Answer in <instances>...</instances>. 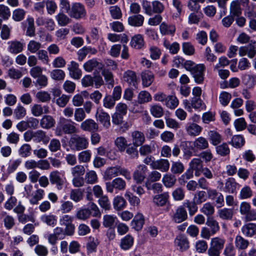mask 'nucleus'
Masks as SVG:
<instances>
[{
  "label": "nucleus",
  "instance_id": "2",
  "mask_svg": "<svg viewBox=\"0 0 256 256\" xmlns=\"http://www.w3.org/2000/svg\"><path fill=\"white\" fill-rule=\"evenodd\" d=\"M206 224L208 227L202 228L200 236L202 238L208 240L220 231V226L218 222L212 216L208 217Z\"/></svg>",
  "mask_w": 256,
  "mask_h": 256
},
{
  "label": "nucleus",
  "instance_id": "54",
  "mask_svg": "<svg viewBox=\"0 0 256 256\" xmlns=\"http://www.w3.org/2000/svg\"><path fill=\"white\" fill-rule=\"evenodd\" d=\"M216 153L222 156L229 155L230 150L228 144L224 142L217 146L216 148Z\"/></svg>",
  "mask_w": 256,
  "mask_h": 256
},
{
  "label": "nucleus",
  "instance_id": "41",
  "mask_svg": "<svg viewBox=\"0 0 256 256\" xmlns=\"http://www.w3.org/2000/svg\"><path fill=\"white\" fill-rule=\"evenodd\" d=\"M176 176L172 174H166L164 175L162 178V182L164 186L167 188L173 187L176 182Z\"/></svg>",
  "mask_w": 256,
  "mask_h": 256
},
{
  "label": "nucleus",
  "instance_id": "19",
  "mask_svg": "<svg viewBox=\"0 0 256 256\" xmlns=\"http://www.w3.org/2000/svg\"><path fill=\"white\" fill-rule=\"evenodd\" d=\"M174 244L179 248V250L181 252L186 250L190 247L189 242L187 238L182 234L176 237L174 240Z\"/></svg>",
  "mask_w": 256,
  "mask_h": 256
},
{
  "label": "nucleus",
  "instance_id": "50",
  "mask_svg": "<svg viewBox=\"0 0 256 256\" xmlns=\"http://www.w3.org/2000/svg\"><path fill=\"white\" fill-rule=\"evenodd\" d=\"M154 78V76L151 72H146L142 74V84L145 87L149 86L153 82Z\"/></svg>",
  "mask_w": 256,
  "mask_h": 256
},
{
  "label": "nucleus",
  "instance_id": "64",
  "mask_svg": "<svg viewBox=\"0 0 256 256\" xmlns=\"http://www.w3.org/2000/svg\"><path fill=\"white\" fill-rule=\"evenodd\" d=\"M26 108L20 104H18L14 111V116L16 119L24 118L26 115Z\"/></svg>",
  "mask_w": 256,
  "mask_h": 256
},
{
  "label": "nucleus",
  "instance_id": "39",
  "mask_svg": "<svg viewBox=\"0 0 256 256\" xmlns=\"http://www.w3.org/2000/svg\"><path fill=\"white\" fill-rule=\"evenodd\" d=\"M3 218V222L4 227L7 230H10L15 224V220L13 216L7 214L6 212H2L1 214Z\"/></svg>",
  "mask_w": 256,
  "mask_h": 256
},
{
  "label": "nucleus",
  "instance_id": "52",
  "mask_svg": "<svg viewBox=\"0 0 256 256\" xmlns=\"http://www.w3.org/2000/svg\"><path fill=\"white\" fill-rule=\"evenodd\" d=\"M200 211L208 217H211L210 216L214 213V207L212 204L208 202L204 204Z\"/></svg>",
  "mask_w": 256,
  "mask_h": 256
},
{
  "label": "nucleus",
  "instance_id": "45",
  "mask_svg": "<svg viewBox=\"0 0 256 256\" xmlns=\"http://www.w3.org/2000/svg\"><path fill=\"white\" fill-rule=\"evenodd\" d=\"M209 140L211 144L214 146H217L222 141L221 135L217 132L210 130L208 134Z\"/></svg>",
  "mask_w": 256,
  "mask_h": 256
},
{
  "label": "nucleus",
  "instance_id": "1",
  "mask_svg": "<svg viewBox=\"0 0 256 256\" xmlns=\"http://www.w3.org/2000/svg\"><path fill=\"white\" fill-rule=\"evenodd\" d=\"M76 132L74 123L70 120L60 117L55 129V134L60 136L63 134H70Z\"/></svg>",
  "mask_w": 256,
  "mask_h": 256
},
{
  "label": "nucleus",
  "instance_id": "21",
  "mask_svg": "<svg viewBox=\"0 0 256 256\" xmlns=\"http://www.w3.org/2000/svg\"><path fill=\"white\" fill-rule=\"evenodd\" d=\"M50 112V108L48 106H42L40 104H34L31 108V112L32 114L38 117L43 114H47Z\"/></svg>",
  "mask_w": 256,
  "mask_h": 256
},
{
  "label": "nucleus",
  "instance_id": "20",
  "mask_svg": "<svg viewBox=\"0 0 256 256\" xmlns=\"http://www.w3.org/2000/svg\"><path fill=\"white\" fill-rule=\"evenodd\" d=\"M218 216L222 220H232L234 215V212L232 208H224L218 210Z\"/></svg>",
  "mask_w": 256,
  "mask_h": 256
},
{
  "label": "nucleus",
  "instance_id": "46",
  "mask_svg": "<svg viewBox=\"0 0 256 256\" xmlns=\"http://www.w3.org/2000/svg\"><path fill=\"white\" fill-rule=\"evenodd\" d=\"M84 180L86 184H93L98 182V178L94 170H88L86 173Z\"/></svg>",
  "mask_w": 256,
  "mask_h": 256
},
{
  "label": "nucleus",
  "instance_id": "33",
  "mask_svg": "<svg viewBox=\"0 0 256 256\" xmlns=\"http://www.w3.org/2000/svg\"><path fill=\"white\" fill-rule=\"evenodd\" d=\"M144 42L143 36L140 34H137L132 37L130 46L136 49H141L144 46Z\"/></svg>",
  "mask_w": 256,
  "mask_h": 256
},
{
  "label": "nucleus",
  "instance_id": "17",
  "mask_svg": "<svg viewBox=\"0 0 256 256\" xmlns=\"http://www.w3.org/2000/svg\"><path fill=\"white\" fill-rule=\"evenodd\" d=\"M186 130L188 136H196L200 134L202 128L196 123L188 122L186 125Z\"/></svg>",
  "mask_w": 256,
  "mask_h": 256
},
{
  "label": "nucleus",
  "instance_id": "61",
  "mask_svg": "<svg viewBox=\"0 0 256 256\" xmlns=\"http://www.w3.org/2000/svg\"><path fill=\"white\" fill-rule=\"evenodd\" d=\"M150 112L155 118H159L164 115V110L158 104H153L150 106Z\"/></svg>",
  "mask_w": 256,
  "mask_h": 256
},
{
  "label": "nucleus",
  "instance_id": "32",
  "mask_svg": "<svg viewBox=\"0 0 256 256\" xmlns=\"http://www.w3.org/2000/svg\"><path fill=\"white\" fill-rule=\"evenodd\" d=\"M70 198L73 202L78 203L84 199V191L80 188L72 189L70 192Z\"/></svg>",
  "mask_w": 256,
  "mask_h": 256
},
{
  "label": "nucleus",
  "instance_id": "23",
  "mask_svg": "<svg viewBox=\"0 0 256 256\" xmlns=\"http://www.w3.org/2000/svg\"><path fill=\"white\" fill-rule=\"evenodd\" d=\"M131 136L132 138V144L135 147L142 146L145 140L144 134L140 131L135 130L132 132Z\"/></svg>",
  "mask_w": 256,
  "mask_h": 256
},
{
  "label": "nucleus",
  "instance_id": "56",
  "mask_svg": "<svg viewBox=\"0 0 256 256\" xmlns=\"http://www.w3.org/2000/svg\"><path fill=\"white\" fill-rule=\"evenodd\" d=\"M99 242L97 238L90 237L89 240L86 244V250L88 253H92L96 250L97 246Z\"/></svg>",
  "mask_w": 256,
  "mask_h": 256
},
{
  "label": "nucleus",
  "instance_id": "15",
  "mask_svg": "<svg viewBox=\"0 0 256 256\" xmlns=\"http://www.w3.org/2000/svg\"><path fill=\"white\" fill-rule=\"evenodd\" d=\"M80 128L89 132H94L98 130V124L92 119L88 118L82 122L80 125Z\"/></svg>",
  "mask_w": 256,
  "mask_h": 256
},
{
  "label": "nucleus",
  "instance_id": "43",
  "mask_svg": "<svg viewBox=\"0 0 256 256\" xmlns=\"http://www.w3.org/2000/svg\"><path fill=\"white\" fill-rule=\"evenodd\" d=\"M242 82L248 88H252L256 84V76L246 74L242 76Z\"/></svg>",
  "mask_w": 256,
  "mask_h": 256
},
{
  "label": "nucleus",
  "instance_id": "37",
  "mask_svg": "<svg viewBox=\"0 0 256 256\" xmlns=\"http://www.w3.org/2000/svg\"><path fill=\"white\" fill-rule=\"evenodd\" d=\"M134 240L130 234H127L120 240V247L124 250L130 249L134 244Z\"/></svg>",
  "mask_w": 256,
  "mask_h": 256
},
{
  "label": "nucleus",
  "instance_id": "27",
  "mask_svg": "<svg viewBox=\"0 0 256 256\" xmlns=\"http://www.w3.org/2000/svg\"><path fill=\"white\" fill-rule=\"evenodd\" d=\"M242 234L247 237H252L256 234V224L248 223L242 228Z\"/></svg>",
  "mask_w": 256,
  "mask_h": 256
},
{
  "label": "nucleus",
  "instance_id": "57",
  "mask_svg": "<svg viewBox=\"0 0 256 256\" xmlns=\"http://www.w3.org/2000/svg\"><path fill=\"white\" fill-rule=\"evenodd\" d=\"M115 144L120 152H124L126 148L130 146L126 138L123 136L117 138L114 141Z\"/></svg>",
  "mask_w": 256,
  "mask_h": 256
},
{
  "label": "nucleus",
  "instance_id": "31",
  "mask_svg": "<svg viewBox=\"0 0 256 256\" xmlns=\"http://www.w3.org/2000/svg\"><path fill=\"white\" fill-rule=\"evenodd\" d=\"M193 145L197 150H204L208 148V140L204 137L200 136L196 138L193 142Z\"/></svg>",
  "mask_w": 256,
  "mask_h": 256
},
{
  "label": "nucleus",
  "instance_id": "63",
  "mask_svg": "<svg viewBox=\"0 0 256 256\" xmlns=\"http://www.w3.org/2000/svg\"><path fill=\"white\" fill-rule=\"evenodd\" d=\"M21 163L22 160L20 158L10 160L7 168L8 172L9 174L14 172L16 170Z\"/></svg>",
  "mask_w": 256,
  "mask_h": 256
},
{
  "label": "nucleus",
  "instance_id": "5",
  "mask_svg": "<svg viewBox=\"0 0 256 256\" xmlns=\"http://www.w3.org/2000/svg\"><path fill=\"white\" fill-rule=\"evenodd\" d=\"M70 144L72 149L78 151L86 149L89 144L87 138L78 135L71 138Z\"/></svg>",
  "mask_w": 256,
  "mask_h": 256
},
{
  "label": "nucleus",
  "instance_id": "42",
  "mask_svg": "<svg viewBox=\"0 0 256 256\" xmlns=\"http://www.w3.org/2000/svg\"><path fill=\"white\" fill-rule=\"evenodd\" d=\"M230 12L232 16H239L242 14V8L238 0L232 1L230 4Z\"/></svg>",
  "mask_w": 256,
  "mask_h": 256
},
{
  "label": "nucleus",
  "instance_id": "47",
  "mask_svg": "<svg viewBox=\"0 0 256 256\" xmlns=\"http://www.w3.org/2000/svg\"><path fill=\"white\" fill-rule=\"evenodd\" d=\"M245 141L244 137L241 135H235L233 136L228 144H232L236 148H240L244 144Z\"/></svg>",
  "mask_w": 256,
  "mask_h": 256
},
{
  "label": "nucleus",
  "instance_id": "51",
  "mask_svg": "<svg viewBox=\"0 0 256 256\" xmlns=\"http://www.w3.org/2000/svg\"><path fill=\"white\" fill-rule=\"evenodd\" d=\"M113 206L116 210H120L126 207V201L122 196H116L113 200Z\"/></svg>",
  "mask_w": 256,
  "mask_h": 256
},
{
  "label": "nucleus",
  "instance_id": "11",
  "mask_svg": "<svg viewBox=\"0 0 256 256\" xmlns=\"http://www.w3.org/2000/svg\"><path fill=\"white\" fill-rule=\"evenodd\" d=\"M50 180L52 184H55L58 190L62 188L64 181L61 177L60 173L58 170H54L50 174Z\"/></svg>",
  "mask_w": 256,
  "mask_h": 256
},
{
  "label": "nucleus",
  "instance_id": "49",
  "mask_svg": "<svg viewBox=\"0 0 256 256\" xmlns=\"http://www.w3.org/2000/svg\"><path fill=\"white\" fill-rule=\"evenodd\" d=\"M32 148L30 144H23L18 150V154L24 158L30 156L32 153Z\"/></svg>",
  "mask_w": 256,
  "mask_h": 256
},
{
  "label": "nucleus",
  "instance_id": "48",
  "mask_svg": "<svg viewBox=\"0 0 256 256\" xmlns=\"http://www.w3.org/2000/svg\"><path fill=\"white\" fill-rule=\"evenodd\" d=\"M172 196L174 200L182 201L184 198L185 190L181 187L176 188L172 192Z\"/></svg>",
  "mask_w": 256,
  "mask_h": 256
},
{
  "label": "nucleus",
  "instance_id": "36",
  "mask_svg": "<svg viewBox=\"0 0 256 256\" xmlns=\"http://www.w3.org/2000/svg\"><path fill=\"white\" fill-rule=\"evenodd\" d=\"M198 204L193 200H186L183 203V206L184 208H186L188 210L190 216H194L198 210Z\"/></svg>",
  "mask_w": 256,
  "mask_h": 256
},
{
  "label": "nucleus",
  "instance_id": "10",
  "mask_svg": "<svg viewBox=\"0 0 256 256\" xmlns=\"http://www.w3.org/2000/svg\"><path fill=\"white\" fill-rule=\"evenodd\" d=\"M188 218V214L183 206H178L172 216V220L176 223H180Z\"/></svg>",
  "mask_w": 256,
  "mask_h": 256
},
{
  "label": "nucleus",
  "instance_id": "12",
  "mask_svg": "<svg viewBox=\"0 0 256 256\" xmlns=\"http://www.w3.org/2000/svg\"><path fill=\"white\" fill-rule=\"evenodd\" d=\"M137 76L136 72L131 70H127L122 76V80L129 86L136 87L137 84Z\"/></svg>",
  "mask_w": 256,
  "mask_h": 256
},
{
  "label": "nucleus",
  "instance_id": "40",
  "mask_svg": "<svg viewBox=\"0 0 256 256\" xmlns=\"http://www.w3.org/2000/svg\"><path fill=\"white\" fill-rule=\"evenodd\" d=\"M74 208L73 203L70 200H61L59 207V211L62 214L70 212Z\"/></svg>",
  "mask_w": 256,
  "mask_h": 256
},
{
  "label": "nucleus",
  "instance_id": "30",
  "mask_svg": "<svg viewBox=\"0 0 256 256\" xmlns=\"http://www.w3.org/2000/svg\"><path fill=\"white\" fill-rule=\"evenodd\" d=\"M40 220L43 223L52 227H54L57 224V216L52 214L42 216Z\"/></svg>",
  "mask_w": 256,
  "mask_h": 256
},
{
  "label": "nucleus",
  "instance_id": "55",
  "mask_svg": "<svg viewBox=\"0 0 256 256\" xmlns=\"http://www.w3.org/2000/svg\"><path fill=\"white\" fill-rule=\"evenodd\" d=\"M96 52V50L91 47L84 46L78 52V60L82 61L88 53L94 54Z\"/></svg>",
  "mask_w": 256,
  "mask_h": 256
},
{
  "label": "nucleus",
  "instance_id": "28",
  "mask_svg": "<svg viewBox=\"0 0 256 256\" xmlns=\"http://www.w3.org/2000/svg\"><path fill=\"white\" fill-rule=\"evenodd\" d=\"M144 223V218L142 214H136L131 222L132 228L136 230H140L142 228Z\"/></svg>",
  "mask_w": 256,
  "mask_h": 256
},
{
  "label": "nucleus",
  "instance_id": "13",
  "mask_svg": "<svg viewBox=\"0 0 256 256\" xmlns=\"http://www.w3.org/2000/svg\"><path fill=\"white\" fill-rule=\"evenodd\" d=\"M103 68V64L94 58L88 60L84 64V69L88 72H91L94 70L100 71Z\"/></svg>",
  "mask_w": 256,
  "mask_h": 256
},
{
  "label": "nucleus",
  "instance_id": "29",
  "mask_svg": "<svg viewBox=\"0 0 256 256\" xmlns=\"http://www.w3.org/2000/svg\"><path fill=\"white\" fill-rule=\"evenodd\" d=\"M190 168L195 171V176H199L202 168V162L200 158H193L190 163Z\"/></svg>",
  "mask_w": 256,
  "mask_h": 256
},
{
  "label": "nucleus",
  "instance_id": "6",
  "mask_svg": "<svg viewBox=\"0 0 256 256\" xmlns=\"http://www.w3.org/2000/svg\"><path fill=\"white\" fill-rule=\"evenodd\" d=\"M68 14L75 19L84 18L86 15V12L84 6L79 2L72 4Z\"/></svg>",
  "mask_w": 256,
  "mask_h": 256
},
{
  "label": "nucleus",
  "instance_id": "9",
  "mask_svg": "<svg viewBox=\"0 0 256 256\" xmlns=\"http://www.w3.org/2000/svg\"><path fill=\"white\" fill-rule=\"evenodd\" d=\"M205 66L203 64H198L190 72L195 82L198 84H201L204 80V71Z\"/></svg>",
  "mask_w": 256,
  "mask_h": 256
},
{
  "label": "nucleus",
  "instance_id": "14",
  "mask_svg": "<svg viewBox=\"0 0 256 256\" xmlns=\"http://www.w3.org/2000/svg\"><path fill=\"white\" fill-rule=\"evenodd\" d=\"M8 51L14 54L21 52L24 49V44L17 40H11L8 42Z\"/></svg>",
  "mask_w": 256,
  "mask_h": 256
},
{
  "label": "nucleus",
  "instance_id": "16",
  "mask_svg": "<svg viewBox=\"0 0 256 256\" xmlns=\"http://www.w3.org/2000/svg\"><path fill=\"white\" fill-rule=\"evenodd\" d=\"M169 193L164 192L154 196L153 197V202L158 206L162 207L165 206L166 204L169 203Z\"/></svg>",
  "mask_w": 256,
  "mask_h": 256
},
{
  "label": "nucleus",
  "instance_id": "58",
  "mask_svg": "<svg viewBox=\"0 0 256 256\" xmlns=\"http://www.w3.org/2000/svg\"><path fill=\"white\" fill-rule=\"evenodd\" d=\"M224 248L222 254L224 256H235L236 255V250L232 243L226 244Z\"/></svg>",
  "mask_w": 256,
  "mask_h": 256
},
{
  "label": "nucleus",
  "instance_id": "53",
  "mask_svg": "<svg viewBox=\"0 0 256 256\" xmlns=\"http://www.w3.org/2000/svg\"><path fill=\"white\" fill-rule=\"evenodd\" d=\"M164 46L172 54H177L180 50V45L176 42L170 44L168 40H164Z\"/></svg>",
  "mask_w": 256,
  "mask_h": 256
},
{
  "label": "nucleus",
  "instance_id": "4",
  "mask_svg": "<svg viewBox=\"0 0 256 256\" xmlns=\"http://www.w3.org/2000/svg\"><path fill=\"white\" fill-rule=\"evenodd\" d=\"M118 175L124 176L126 180L131 179L130 172L124 168L120 166L110 167L107 168L104 172V178L106 180H111L112 178L117 176Z\"/></svg>",
  "mask_w": 256,
  "mask_h": 256
},
{
  "label": "nucleus",
  "instance_id": "18",
  "mask_svg": "<svg viewBox=\"0 0 256 256\" xmlns=\"http://www.w3.org/2000/svg\"><path fill=\"white\" fill-rule=\"evenodd\" d=\"M152 169L158 170L161 172H167L170 168V164L166 159L160 158L154 161L152 164Z\"/></svg>",
  "mask_w": 256,
  "mask_h": 256
},
{
  "label": "nucleus",
  "instance_id": "26",
  "mask_svg": "<svg viewBox=\"0 0 256 256\" xmlns=\"http://www.w3.org/2000/svg\"><path fill=\"white\" fill-rule=\"evenodd\" d=\"M68 70L70 72V74L72 78L74 79H79L82 76V70L79 68L78 64L72 61L68 66Z\"/></svg>",
  "mask_w": 256,
  "mask_h": 256
},
{
  "label": "nucleus",
  "instance_id": "60",
  "mask_svg": "<svg viewBox=\"0 0 256 256\" xmlns=\"http://www.w3.org/2000/svg\"><path fill=\"white\" fill-rule=\"evenodd\" d=\"M56 19L58 25L62 26H66L70 22V20L66 14L63 12H60L56 16Z\"/></svg>",
  "mask_w": 256,
  "mask_h": 256
},
{
  "label": "nucleus",
  "instance_id": "34",
  "mask_svg": "<svg viewBox=\"0 0 256 256\" xmlns=\"http://www.w3.org/2000/svg\"><path fill=\"white\" fill-rule=\"evenodd\" d=\"M128 20L130 25L133 26L138 27L143 24L144 17L139 14L133 15L128 17Z\"/></svg>",
  "mask_w": 256,
  "mask_h": 256
},
{
  "label": "nucleus",
  "instance_id": "24",
  "mask_svg": "<svg viewBox=\"0 0 256 256\" xmlns=\"http://www.w3.org/2000/svg\"><path fill=\"white\" fill-rule=\"evenodd\" d=\"M56 121L53 117L50 115H44L40 121V124L42 128L49 130L54 126Z\"/></svg>",
  "mask_w": 256,
  "mask_h": 256
},
{
  "label": "nucleus",
  "instance_id": "59",
  "mask_svg": "<svg viewBox=\"0 0 256 256\" xmlns=\"http://www.w3.org/2000/svg\"><path fill=\"white\" fill-rule=\"evenodd\" d=\"M184 164L180 162H173L172 164L170 170L174 174H181L184 170Z\"/></svg>",
  "mask_w": 256,
  "mask_h": 256
},
{
  "label": "nucleus",
  "instance_id": "62",
  "mask_svg": "<svg viewBox=\"0 0 256 256\" xmlns=\"http://www.w3.org/2000/svg\"><path fill=\"white\" fill-rule=\"evenodd\" d=\"M92 152L90 150H85L81 152L78 154V160L80 163H86L90 161Z\"/></svg>",
  "mask_w": 256,
  "mask_h": 256
},
{
  "label": "nucleus",
  "instance_id": "25",
  "mask_svg": "<svg viewBox=\"0 0 256 256\" xmlns=\"http://www.w3.org/2000/svg\"><path fill=\"white\" fill-rule=\"evenodd\" d=\"M238 184L233 178H228L224 183V192L234 194L236 190Z\"/></svg>",
  "mask_w": 256,
  "mask_h": 256
},
{
  "label": "nucleus",
  "instance_id": "38",
  "mask_svg": "<svg viewBox=\"0 0 256 256\" xmlns=\"http://www.w3.org/2000/svg\"><path fill=\"white\" fill-rule=\"evenodd\" d=\"M160 32L162 35H173L176 31L174 26L162 22L160 26Z\"/></svg>",
  "mask_w": 256,
  "mask_h": 256
},
{
  "label": "nucleus",
  "instance_id": "3",
  "mask_svg": "<svg viewBox=\"0 0 256 256\" xmlns=\"http://www.w3.org/2000/svg\"><path fill=\"white\" fill-rule=\"evenodd\" d=\"M226 240L224 238L216 236L210 240V247L208 250V256H220V252L224 248Z\"/></svg>",
  "mask_w": 256,
  "mask_h": 256
},
{
  "label": "nucleus",
  "instance_id": "8",
  "mask_svg": "<svg viewBox=\"0 0 256 256\" xmlns=\"http://www.w3.org/2000/svg\"><path fill=\"white\" fill-rule=\"evenodd\" d=\"M96 120L103 127L106 129L108 128L110 126V116L102 109L98 110L96 114Z\"/></svg>",
  "mask_w": 256,
  "mask_h": 256
},
{
  "label": "nucleus",
  "instance_id": "22",
  "mask_svg": "<svg viewBox=\"0 0 256 256\" xmlns=\"http://www.w3.org/2000/svg\"><path fill=\"white\" fill-rule=\"evenodd\" d=\"M50 137L46 134V132L41 130L34 131V142L40 143L42 142L43 144H46L50 141Z\"/></svg>",
  "mask_w": 256,
  "mask_h": 256
},
{
  "label": "nucleus",
  "instance_id": "35",
  "mask_svg": "<svg viewBox=\"0 0 256 256\" xmlns=\"http://www.w3.org/2000/svg\"><path fill=\"white\" fill-rule=\"evenodd\" d=\"M234 244L236 248L238 250H244L249 246V241L244 238L242 236L238 235L234 239Z\"/></svg>",
  "mask_w": 256,
  "mask_h": 256
},
{
  "label": "nucleus",
  "instance_id": "44",
  "mask_svg": "<svg viewBox=\"0 0 256 256\" xmlns=\"http://www.w3.org/2000/svg\"><path fill=\"white\" fill-rule=\"evenodd\" d=\"M91 214L90 210L88 208H80L76 212L75 216L79 220H85L89 218Z\"/></svg>",
  "mask_w": 256,
  "mask_h": 256
},
{
  "label": "nucleus",
  "instance_id": "7",
  "mask_svg": "<svg viewBox=\"0 0 256 256\" xmlns=\"http://www.w3.org/2000/svg\"><path fill=\"white\" fill-rule=\"evenodd\" d=\"M240 56H243L247 55L250 58H253L256 54V43L254 42L247 46H241L238 49Z\"/></svg>",
  "mask_w": 256,
  "mask_h": 256
}]
</instances>
